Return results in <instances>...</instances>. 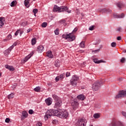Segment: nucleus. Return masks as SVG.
<instances>
[{"mask_svg":"<svg viewBox=\"0 0 126 126\" xmlns=\"http://www.w3.org/2000/svg\"><path fill=\"white\" fill-rule=\"evenodd\" d=\"M22 115L21 116V120L23 121V120H25L27 117H28V113L27 112L24 111L22 113Z\"/></svg>","mask_w":126,"mask_h":126,"instance_id":"obj_12","label":"nucleus"},{"mask_svg":"<svg viewBox=\"0 0 126 126\" xmlns=\"http://www.w3.org/2000/svg\"><path fill=\"white\" fill-rule=\"evenodd\" d=\"M38 53H42L44 51V46L43 45H39L37 47V50Z\"/></svg>","mask_w":126,"mask_h":126,"instance_id":"obj_17","label":"nucleus"},{"mask_svg":"<svg viewBox=\"0 0 126 126\" xmlns=\"http://www.w3.org/2000/svg\"><path fill=\"white\" fill-rule=\"evenodd\" d=\"M16 43H14V44L12 45V46H14H14H16Z\"/></svg>","mask_w":126,"mask_h":126,"instance_id":"obj_59","label":"nucleus"},{"mask_svg":"<svg viewBox=\"0 0 126 126\" xmlns=\"http://www.w3.org/2000/svg\"><path fill=\"white\" fill-rule=\"evenodd\" d=\"M52 116H56L61 119H67L68 118V112H67V111L63 109H50L46 112L44 119L48 120Z\"/></svg>","mask_w":126,"mask_h":126,"instance_id":"obj_1","label":"nucleus"},{"mask_svg":"<svg viewBox=\"0 0 126 126\" xmlns=\"http://www.w3.org/2000/svg\"><path fill=\"white\" fill-rule=\"evenodd\" d=\"M60 23L61 24H63V23H65V20H61L60 21Z\"/></svg>","mask_w":126,"mask_h":126,"instance_id":"obj_44","label":"nucleus"},{"mask_svg":"<svg viewBox=\"0 0 126 126\" xmlns=\"http://www.w3.org/2000/svg\"><path fill=\"white\" fill-rule=\"evenodd\" d=\"M13 48H14V46L13 45H12L8 49L6 50L4 52V56H8V55H9V54L11 52V50H12V49H13Z\"/></svg>","mask_w":126,"mask_h":126,"instance_id":"obj_10","label":"nucleus"},{"mask_svg":"<svg viewBox=\"0 0 126 126\" xmlns=\"http://www.w3.org/2000/svg\"><path fill=\"white\" fill-rule=\"evenodd\" d=\"M116 5L119 8H122L124 7V4L121 2H118V3H116Z\"/></svg>","mask_w":126,"mask_h":126,"instance_id":"obj_25","label":"nucleus"},{"mask_svg":"<svg viewBox=\"0 0 126 126\" xmlns=\"http://www.w3.org/2000/svg\"><path fill=\"white\" fill-rule=\"evenodd\" d=\"M99 11L102 13H111V12H112V10H110V9H100Z\"/></svg>","mask_w":126,"mask_h":126,"instance_id":"obj_14","label":"nucleus"},{"mask_svg":"<svg viewBox=\"0 0 126 126\" xmlns=\"http://www.w3.org/2000/svg\"><path fill=\"white\" fill-rule=\"evenodd\" d=\"M33 1H35V0H32Z\"/></svg>","mask_w":126,"mask_h":126,"instance_id":"obj_64","label":"nucleus"},{"mask_svg":"<svg viewBox=\"0 0 126 126\" xmlns=\"http://www.w3.org/2000/svg\"><path fill=\"white\" fill-rule=\"evenodd\" d=\"M113 16L114 18H124L125 17V14L122 13L121 15L118 14H114Z\"/></svg>","mask_w":126,"mask_h":126,"instance_id":"obj_15","label":"nucleus"},{"mask_svg":"<svg viewBox=\"0 0 126 126\" xmlns=\"http://www.w3.org/2000/svg\"><path fill=\"white\" fill-rule=\"evenodd\" d=\"M47 57L49 58V59H53L54 58V55H53V53H52V51H49L47 52Z\"/></svg>","mask_w":126,"mask_h":126,"instance_id":"obj_20","label":"nucleus"},{"mask_svg":"<svg viewBox=\"0 0 126 126\" xmlns=\"http://www.w3.org/2000/svg\"><path fill=\"white\" fill-rule=\"evenodd\" d=\"M1 73H0V77H1Z\"/></svg>","mask_w":126,"mask_h":126,"instance_id":"obj_61","label":"nucleus"},{"mask_svg":"<svg viewBox=\"0 0 126 126\" xmlns=\"http://www.w3.org/2000/svg\"><path fill=\"white\" fill-rule=\"evenodd\" d=\"M58 76H59L60 80H63V78H64V77L65 76V74L64 73H63L62 74H61Z\"/></svg>","mask_w":126,"mask_h":126,"instance_id":"obj_27","label":"nucleus"},{"mask_svg":"<svg viewBox=\"0 0 126 126\" xmlns=\"http://www.w3.org/2000/svg\"><path fill=\"white\" fill-rule=\"evenodd\" d=\"M12 36L11 35V34H9L7 36V40H10V39H11Z\"/></svg>","mask_w":126,"mask_h":126,"instance_id":"obj_41","label":"nucleus"},{"mask_svg":"<svg viewBox=\"0 0 126 126\" xmlns=\"http://www.w3.org/2000/svg\"><path fill=\"white\" fill-rule=\"evenodd\" d=\"M32 12L34 13V16H36V14L37 12H38V10L36 8H35L32 10Z\"/></svg>","mask_w":126,"mask_h":126,"instance_id":"obj_33","label":"nucleus"},{"mask_svg":"<svg viewBox=\"0 0 126 126\" xmlns=\"http://www.w3.org/2000/svg\"><path fill=\"white\" fill-rule=\"evenodd\" d=\"M34 90L35 91V92H39V91L41 90V88H40V87H36L34 89Z\"/></svg>","mask_w":126,"mask_h":126,"instance_id":"obj_31","label":"nucleus"},{"mask_svg":"<svg viewBox=\"0 0 126 126\" xmlns=\"http://www.w3.org/2000/svg\"><path fill=\"white\" fill-rule=\"evenodd\" d=\"M80 47L81 48H85V42H84V41L81 42L80 43Z\"/></svg>","mask_w":126,"mask_h":126,"instance_id":"obj_30","label":"nucleus"},{"mask_svg":"<svg viewBox=\"0 0 126 126\" xmlns=\"http://www.w3.org/2000/svg\"><path fill=\"white\" fill-rule=\"evenodd\" d=\"M81 15H83V13H82V14H81Z\"/></svg>","mask_w":126,"mask_h":126,"instance_id":"obj_63","label":"nucleus"},{"mask_svg":"<svg viewBox=\"0 0 126 126\" xmlns=\"http://www.w3.org/2000/svg\"><path fill=\"white\" fill-rule=\"evenodd\" d=\"M55 66H56L57 67H60V63L59 62H57L55 64Z\"/></svg>","mask_w":126,"mask_h":126,"instance_id":"obj_42","label":"nucleus"},{"mask_svg":"<svg viewBox=\"0 0 126 126\" xmlns=\"http://www.w3.org/2000/svg\"><path fill=\"white\" fill-rule=\"evenodd\" d=\"M10 121V119H9V118H6V119L5 120V123H9V122Z\"/></svg>","mask_w":126,"mask_h":126,"instance_id":"obj_47","label":"nucleus"},{"mask_svg":"<svg viewBox=\"0 0 126 126\" xmlns=\"http://www.w3.org/2000/svg\"><path fill=\"white\" fill-rule=\"evenodd\" d=\"M117 40L118 41H121V40H122V37H121V36L117 37Z\"/></svg>","mask_w":126,"mask_h":126,"instance_id":"obj_53","label":"nucleus"},{"mask_svg":"<svg viewBox=\"0 0 126 126\" xmlns=\"http://www.w3.org/2000/svg\"><path fill=\"white\" fill-rule=\"evenodd\" d=\"M52 97L54 98V99L56 101L59 100H61V98L56 94H53L52 95Z\"/></svg>","mask_w":126,"mask_h":126,"instance_id":"obj_26","label":"nucleus"},{"mask_svg":"<svg viewBox=\"0 0 126 126\" xmlns=\"http://www.w3.org/2000/svg\"><path fill=\"white\" fill-rule=\"evenodd\" d=\"M117 46V43L116 42H112L111 43V47L113 48H115Z\"/></svg>","mask_w":126,"mask_h":126,"instance_id":"obj_37","label":"nucleus"},{"mask_svg":"<svg viewBox=\"0 0 126 126\" xmlns=\"http://www.w3.org/2000/svg\"><path fill=\"white\" fill-rule=\"evenodd\" d=\"M124 53H126V50H124Z\"/></svg>","mask_w":126,"mask_h":126,"instance_id":"obj_60","label":"nucleus"},{"mask_svg":"<svg viewBox=\"0 0 126 126\" xmlns=\"http://www.w3.org/2000/svg\"><path fill=\"white\" fill-rule=\"evenodd\" d=\"M126 62V58H122L121 60V63H125Z\"/></svg>","mask_w":126,"mask_h":126,"instance_id":"obj_45","label":"nucleus"},{"mask_svg":"<svg viewBox=\"0 0 126 126\" xmlns=\"http://www.w3.org/2000/svg\"><path fill=\"white\" fill-rule=\"evenodd\" d=\"M30 0H25L24 1V4L25 6L28 8L30 6Z\"/></svg>","mask_w":126,"mask_h":126,"instance_id":"obj_23","label":"nucleus"},{"mask_svg":"<svg viewBox=\"0 0 126 126\" xmlns=\"http://www.w3.org/2000/svg\"><path fill=\"white\" fill-rule=\"evenodd\" d=\"M55 80H56V81H57V82H58V81H59V80H61L59 76L56 77Z\"/></svg>","mask_w":126,"mask_h":126,"instance_id":"obj_49","label":"nucleus"},{"mask_svg":"<svg viewBox=\"0 0 126 126\" xmlns=\"http://www.w3.org/2000/svg\"><path fill=\"white\" fill-rule=\"evenodd\" d=\"M5 67L6 68H7V69H9V70H10V71H14V70H15L14 67H13V66H12L5 65Z\"/></svg>","mask_w":126,"mask_h":126,"instance_id":"obj_18","label":"nucleus"},{"mask_svg":"<svg viewBox=\"0 0 126 126\" xmlns=\"http://www.w3.org/2000/svg\"><path fill=\"white\" fill-rule=\"evenodd\" d=\"M36 126H42V123H40V122H38L36 124Z\"/></svg>","mask_w":126,"mask_h":126,"instance_id":"obj_50","label":"nucleus"},{"mask_svg":"<svg viewBox=\"0 0 126 126\" xmlns=\"http://www.w3.org/2000/svg\"><path fill=\"white\" fill-rule=\"evenodd\" d=\"M47 24L46 22L42 23V24H41V26L43 28H45V27H47Z\"/></svg>","mask_w":126,"mask_h":126,"instance_id":"obj_35","label":"nucleus"},{"mask_svg":"<svg viewBox=\"0 0 126 126\" xmlns=\"http://www.w3.org/2000/svg\"><path fill=\"white\" fill-rule=\"evenodd\" d=\"M77 30H78V29H77V28H75L73 31V33H75V32H76V31H77Z\"/></svg>","mask_w":126,"mask_h":126,"instance_id":"obj_51","label":"nucleus"},{"mask_svg":"<svg viewBox=\"0 0 126 126\" xmlns=\"http://www.w3.org/2000/svg\"><path fill=\"white\" fill-rule=\"evenodd\" d=\"M117 31H119V32H122V28H118L117 29Z\"/></svg>","mask_w":126,"mask_h":126,"instance_id":"obj_54","label":"nucleus"},{"mask_svg":"<svg viewBox=\"0 0 126 126\" xmlns=\"http://www.w3.org/2000/svg\"><path fill=\"white\" fill-rule=\"evenodd\" d=\"M109 126H125L124 122L113 118L112 122L109 125Z\"/></svg>","mask_w":126,"mask_h":126,"instance_id":"obj_3","label":"nucleus"},{"mask_svg":"<svg viewBox=\"0 0 126 126\" xmlns=\"http://www.w3.org/2000/svg\"><path fill=\"white\" fill-rule=\"evenodd\" d=\"M45 101L47 106H50V105H52V103H53V99L51 98V97H49L46 99Z\"/></svg>","mask_w":126,"mask_h":126,"instance_id":"obj_13","label":"nucleus"},{"mask_svg":"<svg viewBox=\"0 0 126 126\" xmlns=\"http://www.w3.org/2000/svg\"><path fill=\"white\" fill-rule=\"evenodd\" d=\"M32 56H33V53L30 54L28 55L26 58L24 59V63H26L30 58H31Z\"/></svg>","mask_w":126,"mask_h":126,"instance_id":"obj_21","label":"nucleus"},{"mask_svg":"<svg viewBox=\"0 0 126 126\" xmlns=\"http://www.w3.org/2000/svg\"><path fill=\"white\" fill-rule=\"evenodd\" d=\"M79 80V77L76 75L72 76L71 79L70 80V84L72 86H76L77 84V81Z\"/></svg>","mask_w":126,"mask_h":126,"instance_id":"obj_5","label":"nucleus"},{"mask_svg":"<svg viewBox=\"0 0 126 126\" xmlns=\"http://www.w3.org/2000/svg\"><path fill=\"white\" fill-rule=\"evenodd\" d=\"M36 44V39L32 38V45H35Z\"/></svg>","mask_w":126,"mask_h":126,"instance_id":"obj_34","label":"nucleus"},{"mask_svg":"<svg viewBox=\"0 0 126 126\" xmlns=\"http://www.w3.org/2000/svg\"><path fill=\"white\" fill-rule=\"evenodd\" d=\"M16 1H12V2L10 4V6H11V7H13V6H15V5L16 4L15 3Z\"/></svg>","mask_w":126,"mask_h":126,"instance_id":"obj_32","label":"nucleus"},{"mask_svg":"<svg viewBox=\"0 0 126 126\" xmlns=\"http://www.w3.org/2000/svg\"><path fill=\"white\" fill-rule=\"evenodd\" d=\"M68 13H70L71 12V10H68V7L65 6H62L60 7V12H63V11H66Z\"/></svg>","mask_w":126,"mask_h":126,"instance_id":"obj_8","label":"nucleus"},{"mask_svg":"<svg viewBox=\"0 0 126 126\" xmlns=\"http://www.w3.org/2000/svg\"><path fill=\"white\" fill-rule=\"evenodd\" d=\"M126 96V90L120 91L119 94L115 96V99H119L122 97H125Z\"/></svg>","mask_w":126,"mask_h":126,"instance_id":"obj_7","label":"nucleus"},{"mask_svg":"<svg viewBox=\"0 0 126 126\" xmlns=\"http://www.w3.org/2000/svg\"><path fill=\"white\" fill-rule=\"evenodd\" d=\"M71 105L74 110L78 108V102L75 99L72 102Z\"/></svg>","mask_w":126,"mask_h":126,"instance_id":"obj_11","label":"nucleus"},{"mask_svg":"<svg viewBox=\"0 0 126 126\" xmlns=\"http://www.w3.org/2000/svg\"><path fill=\"white\" fill-rule=\"evenodd\" d=\"M99 51H100V49H97V50H94V53H97V52H99Z\"/></svg>","mask_w":126,"mask_h":126,"instance_id":"obj_55","label":"nucleus"},{"mask_svg":"<svg viewBox=\"0 0 126 126\" xmlns=\"http://www.w3.org/2000/svg\"><path fill=\"white\" fill-rule=\"evenodd\" d=\"M95 28V26H92L90 27L89 28V30H90V31H93L94 30V28Z\"/></svg>","mask_w":126,"mask_h":126,"instance_id":"obj_36","label":"nucleus"},{"mask_svg":"<svg viewBox=\"0 0 126 126\" xmlns=\"http://www.w3.org/2000/svg\"><path fill=\"white\" fill-rule=\"evenodd\" d=\"M29 113L30 114V115H32V114H33V110L31 109L29 111Z\"/></svg>","mask_w":126,"mask_h":126,"instance_id":"obj_48","label":"nucleus"},{"mask_svg":"<svg viewBox=\"0 0 126 126\" xmlns=\"http://www.w3.org/2000/svg\"><path fill=\"white\" fill-rule=\"evenodd\" d=\"M122 114L123 115V116L125 117V118L126 119V112L124 111H122Z\"/></svg>","mask_w":126,"mask_h":126,"instance_id":"obj_43","label":"nucleus"},{"mask_svg":"<svg viewBox=\"0 0 126 126\" xmlns=\"http://www.w3.org/2000/svg\"><path fill=\"white\" fill-rule=\"evenodd\" d=\"M94 119H99V118H100V114L98 113L94 114Z\"/></svg>","mask_w":126,"mask_h":126,"instance_id":"obj_29","label":"nucleus"},{"mask_svg":"<svg viewBox=\"0 0 126 126\" xmlns=\"http://www.w3.org/2000/svg\"><path fill=\"white\" fill-rule=\"evenodd\" d=\"M62 37L66 39V40H67L68 42H72V41L75 40V36L73 35L72 33H70L67 34H63Z\"/></svg>","mask_w":126,"mask_h":126,"instance_id":"obj_4","label":"nucleus"},{"mask_svg":"<svg viewBox=\"0 0 126 126\" xmlns=\"http://www.w3.org/2000/svg\"><path fill=\"white\" fill-rule=\"evenodd\" d=\"M76 10H77L76 12H77V14H79V13H80L78 12L79 10L77 9Z\"/></svg>","mask_w":126,"mask_h":126,"instance_id":"obj_58","label":"nucleus"},{"mask_svg":"<svg viewBox=\"0 0 126 126\" xmlns=\"http://www.w3.org/2000/svg\"><path fill=\"white\" fill-rule=\"evenodd\" d=\"M77 98L78 99V100L83 101V100L85 99V96L83 94H79L77 96Z\"/></svg>","mask_w":126,"mask_h":126,"instance_id":"obj_22","label":"nucleus"},{"mask_svg":"<svg viewBox=\"0 0 126 126\" xmlns=\"http://www.w3.org/2000/svg\"><path fill=\"white\" fill-rule=\"evenodd\" d=\"M104 80L95 82L94 84L92 85V88L93 90H94V91H97V90H99L101 86L103 85V83H104Z\"/></svg>","mask_w":126,"mask_h":126,"instance_id":"obj_2","label":"nucleus"},{"mask_svg":"<svg viewBox=\"0 0 126 126\" xmlns=\"http://www.w3.org/2000/svg\"><path fill=\"white\" fill-rule=\"evenodd\" d=\"M55 35H59V29H57L55 31Z\"/></svg>","mask_w":126,"mask_h":126,"instance_id":"obj_39","label":"nucleus"},{"mask_svg":"<svg viewBox=\"0 0 126 126\" xmlns=\"http://www.w3.org/2000/svg\"><path fill=\"white\" fill-rule=\"evenodd\" d=\"M20 29L17 30L15 32V36H17L18 35V33H20Z\"/></svg>","mask_w":126,"mask_h":126,"instance_id":"obj_38","label":"nucleus"},{"mask_svg":"<svg viewBox=\"0 0 126 126\" xmlns=\"http://www.w3.org/2000/svg\"><path fill=\"white\" fill-rule=\"evenodd\" d=\"M94 63H106V61H104L103 60H98L97 59H94Z\"/></svg>","mask_w":126,"mask_h":126,"instance_id":"obj_19","label":"nucleus"},{"mask_svg":"<svg viewBox=\"0 0 126 126\" xmlns=\"http://www.w3.org/2000/svg\"><path fill=\"white\" fill-rule=\"evenodd\" d=\"M90 126H93V125H90Z\"/></svg>","mask_w":126,"mask_h":126,"instance_id":"obj_62","label":"nucleus"},{"mask_svg":"<svg viewBox=\"0 0 126 126\" xmlns=\"http://www.w3.org/2000/svg\"><path fill=\"white\" fill-rule=\"evenodd\" d=\"M53 11L54 12H57V11H58L59 12H61V7H59L57 6V5H55L53 8Z\"/></svg>","mask_w":126,"mask_h":126,"instance_id":"obj_16","label":"nucleus"},{"mask_svg":"<svg viewBox=\"0 0 126 126\" xmlns=\"http://www.w3.org/2000/svg\"><path fill=\"white\" fill-rule=\"evenodd\" d=\"M62 104L63 102L61 99L57 100L55 103L54 108H60L62 106Z\"/></svg>","mask_w":126,"mask_h":126,"instance_id":"obj_9","label":"nucleus"},{"mask_svg":"<svg viewBox=\"0 0 126 126\" xmlns=\"http://www.w3.org/2000/svg\"><path fill=\"white\" fill-rule=\"evenodd\" d=\"M87 123V120L85 119H79L76 124L77 126H85Z\"/></svg>","mask_w":126,"mask_h":126,"instance_id":"obj_6","label":"nucleus"},{"mask_svg":"<svg viewBox=\"0 0 126 126\" xmlns=\"http://www.w3.org/2000/svg\"><path fill=\"white\" fill-rule=\"evenodd\" d=\"M14 97V93L10 94L8 95V99H12Z\"/></svg>","mask_w":126,"mask_h":126,"instance_id":"obj_28","label":"nucleus"},{"mask_svg":"<svg viewBox=\"0 0 126 126\" xmlns=\"http://www.w3.org/2000/svg\"><path fill=\"white\" fill-rule=\"evenodd\" d=\"M24 32L23 31H21V30L20 29V32H19L20 36H21V35H22V34H23Z\"/></svg>","mask_w":126,"mask_h":126,"instance_id":"obj_52","label":"nucleus"},{"mask_svg":"<svg viewBox=\"0 0 126 126\" xmlns=\"http://www.w3.org/2000/svg\"><path fill=\"white\" fill-rule=\"evenodd\" d=\"M12 88H13V89H15L16 86H15V85H13V86H12Z\"/></svg>","mask_w":126,"mask_h":126,"instance_id":"obj_57","label":"nucleus"},{"mask_svg":"<svg viewBox=\"0 0 126 126\" xmlns=\"http://www.w3.org/2000/svg\"><path fill=\"white\" fill-rule=\"evenodd\" d=\"M21 25L22 26H26V25H27V22H23L21 24Z\"/></svg>","mask_w":126,"mask_h":126,"instance_id":"obj_40","label":"nucleus"},{"mask_svg":"<svg viewBox=\"0 0 126 126\" xmlns=\"http://www.w3.org/2000/svg\"><path fill=\"white\" fill-rule=\"evenodd\" d=\"M30 31H31V29H29L27 30V33H29V32H30Z\"/></svg>","mask_w":126,"mask_h":126,"instance_id":"obj_56","label":"nucleus"},{"mask_svg":"<svg viewBox=\"0 0 126 126\" xmlns=\"http://www.w3.org/2000/svg\"><path fill=\"white\" fill-rule=\"evenodd\" d=\"M3 21H4V18H0V28H1L4 25Z\"/></svg>","mask_w":126,"mask_h":126,"instance_id":"obj_24","label":"nucleus"},{"mask_svg":"<svg viewBox=\"0 0 126 126\" xmlns=\"http://www.w3.org/2000/svg\"><path fill=\"white\" fill-rule=\"evenodd\" d=\"M65 76L66 77H68L70 76V72H66Z\"/></svg>","mask_w":126,"mask_h":126,"instance_id":"obj_46","label":"nucleus"}]
</instances>
